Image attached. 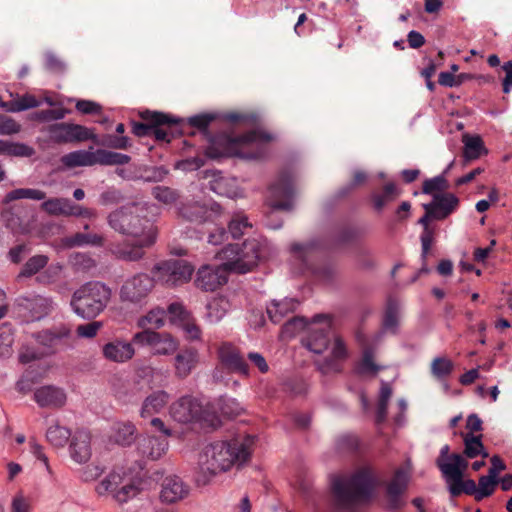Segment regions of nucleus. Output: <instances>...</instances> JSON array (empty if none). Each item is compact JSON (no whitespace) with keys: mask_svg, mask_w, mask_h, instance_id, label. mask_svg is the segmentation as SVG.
Masks as SVG:
<instances>
[{"mask_svg":"<svg viewBox=\"0 0 512 512\" xmlns=\"http://www.w3.org/2000/svg\"><path fill=\"white\" fill-rule=\"evenodd\" d=\"M462 436L464 441V454L466 457H488V453L485 451L484 446L481 442V436H475L472 433H465Z\"/></svg>","mask_w":512,"mask_h":512,"instance_id":"38","label":"nucleus"},{"mask_svg":"<svg viewBox=\"0 0 512 512\" xmlns=\"http://www.w3.org/2000/svg\"><path fill=\"white\" fill-rule=\"evenodd\" d=\"M21 126L12 118L0 115V135H13L20 131Z\"/></svg>","mask_w":512,"mask_h":512,"instance_id":"59","label":"nucleus"},{"mask_svg":"<svg viewBox=\"0 0 512 512\" xmlns=\"http://www.w3.org/2000/svg\"><path fill=\"white\" fill-rule=\"evenodd\" d=\"M314 249L313 243L308 244H294L292 246V252L294 253L295 257H297L299 260H301L303 263H307V257L310 254V252Z\"/></svg>","mask_w":512,"mask_h":512,"instance_id":"64","label":"nucleus"},{"mask_svg":"<svg viewBox=\"0 0 512 512\" xmlns=\"http://www.w3.org/2000/svg\"><path fill=\"white\" fill-rule=\"evenodd\" d=\"M171 418L180 424H191L205 422L208 425H215L217 417L215 411L193 396L185 395L173 402L169 408Z\"/></svg>","mask_w":512,"mask_h":512,"instance_id":"9","label":"nucleus"},{"mask_svg":"<svg viewBox=\"0 0 512 512\" xmlns=\"http://www.w3.org/2000/svg\"><path fill=\"white\" fill-rule=\"evenodd\" d=\"M140 490V477L125 468L113 470L96 486L99 495L111 494L120 504L136 497Z\"/></svg>","mask_w":512,"mask_h":512,"instance_id":"8","label":"nucleus"},{"mask_svg":"<svg viewBox=\"0 0 512 512\" xmlns=\"http://www.w3.org/2000/svg\"><path fill=\"white\" fill-rule=\"evenodd\" d=\"M91 435L87 431H77L70 444V456L79 463L84 464L91 458Z\"/></svg>","mask_w":512,"mask_h":512,"instance_id":"22","label":"nucleus"},{"mask_svg":"<svg viewBox=\"0 0 512 512\" xmlns=\"http://www.w3.org/2000/svg\"><path fill=\"white\" fill-rule=\"evenodd\" d=\"M41 102L32 94L26 93L17 95L11 101L7 102V111L20 112L30 108L38 107Z\"/></svg>","mask_w":512,"mask_h":512,"instance_id":"40","label":"nucleus"},{"mask_svg":"<svg viewBox=\"0 0 512 512\" xmlns=\"http://www.w3.org/2000/svg\"><path fill=\"white\" fill-rule=\"evenodd\" d=\"M102 243V237L96 234H84L77 233L72 237H68L64 240V244L67 247H76L83 245H100Z\"/></svg>","mask_w":512,"mask_h":512,"instance_id":"46","label":"nucleus"},{"mask_svg":"<svg viewBox=\"0 0 512 512\" xmlns=\"http://www.w3.org/2000/svg\"><path fill=\"white\" fill-rule=\"evenodd\" d=\"M155 287V279L146 273H137L128 277L119 289L122 302L142 304Z\"/></svg>","mask_w":512,"mask_h":512,"instance_id":"12","label":"nucleus"},{"mask_svg":"<svg viewBox=\"0 0 512 512\" xmlns=\"http://www.w3.org/2000/svg\"><path fill=\"white\" fill-rule=\"evenodd\" d=\"M112 290L102 282H88L72 295L71 308L79 317L87 320L96 318L111 300Z\"/></svg>","mask_w":512,"mask_h":512,"instance_id":"7","label":"nucleus"},{"mask_svg":"<svg viewBox=\"0 0 512 512\" xmlns=\"http://www.w3.org/2000/svg\"><path fill=\"white\" fill-rule=\"evenodd\" d=\"M253 445L254 437L252 436L208 444L199 457L197 485H208L218 474L244 464L250 458Z\"/></svg>","mask_w":512,"mask_h":512,"instance_id":"3","label":"nucleus"},{"mask_svg":"<svg viewBox=\"0 0 512 512\" xmlns=\"http://www.w3.org/2000/svg\"><path fill=\"white\" fill-rule=\"evenodd\" d=\"M133 343L121 338L112 339L102 346V355L109 362L126 363L135 355Z\"/></svg>","mask_w":512,"mask_h":512,"instance_id":"18","label":"nucleus"},{"mask_svg":"<svg viewBox=\"0 0 512 512\" xmlns=\"http://www.w3.org/2000/svg\"><path fill=\"white\" fill-rule=\"evenodd\" d=\"M166 314L167 312L162 308H153L147 314L138 319L137 326L143 330L160 328L165 323Z\"/></svg>","mask_w":512,"mask_h":512,"instance_id":"36","label":"nucleus"},{"mask_svg":"<svg viewBox=\"0 0 512 512\" xmlns=\"http://www.w3.org/2000/svg\"><path fill=\"white\" fill-rule=\"evenodd\" d=\"M359 441L355 435L346 434L342 435L337 440V447L340 450L352 451L358 448Z\"/></svg>","mask_w":512,"mask_h":512,"instance_id":"61","label":"nucleus"},{"mask_svg":"<svg viewBox=\"0 0 512 512\" xmlns=\"http://www.w3.org/2000/svg\"><path fill=\"white\" fill-rule=\"evenodd\" d=\"M249 228H251V224L242 213L235 214L229 222V232L234 238L242 236Z\"/></svg>","mask_w":512,"mask_h":512,"instance_id":"47","label":"nucleus"},{"mask_svg":"<svg viewBox=\"0 0 512 512\" xmlns=\"http://www.w3.org/2000/svg\"><path fill=\"white\" fill-rule=\"evenodd\" d=\"M136 427L131 422H117L112 426L110 438L119 445H130L135 440Z\"/></svg>","mask_w":512,"mask_h":512,"instance_id":"32","label":"nucleus"},{"mask_svg":"<svg viewBox=\"0 0 512 512\" xmlns=\"http://www.w3.org/2000/svg\"><path fill=\"white\" fill-rule=\"evenodd\" d=\"M448 182L444 175L436 176L432 179L425 180L423 183V193L436 194L448 188Z\"/></svg>","mask_w":512,"mask_h":512,"instance_id":"52","label":"nucleus"},{"mask_svg":"<svg viewBox=\"0 0 512 512\" xmlns=\"http://www.w3.org/2000/svg\"><path fill=\"white\" fill-rule=\"evenodd\" d=\"M132 340L140 346H148L153 355L166 356L177 351L178 340L169 333L143 330L133 335Z\"/></svg>","mask_w":512,"mask_h":512,"instance_id":"13","label":"nucleus"},{"mask_svg":"<svg viewBox=\"0 0 512 512\" xmlns=\"http://www.w3.org/2000/svg\"><path fill=\"white\" fill-rule=\"evenodd\" d=\"M437 466L442 472L448 487L454 483H458L463 477L464 471L467 469L468 462L460 454H452L447 460L437 459Z\"/></svg>","mask_w":512,"mask_h":512,"instance_id":"20","label":"nucleus"},{"mask_svg":"<svg viewBox=\"0 0 512 512\" xmlns=\"http://www.w3.org/2000/svg\"><path fill=\"white\" fill-rule=\"evenodd\" d=\"M357 339L363 345V355L357 366V372L362 376H374L380 370V367L374 363V355L372 350L368 347H365V340L361 333L357 334Z\"/></svg>","mask_w":512,"mask_h":512,"instance_id":"33","label":"nucleus"},{"mask_svg":"<svg viewBox=\"0 0 512 512\" xmlns=\"http://www.w3.org/2000/svg\"><path fill=\"white\" fill-rule=\"evenodd\" d=\"M392 396V389L389 384L382 382L380 397L377 409V422H382L386 418L388 402Z\"/></svg>","mask_w":512,"mask_h":512,"instance_id":"49","label":"nucleus"},{"mask_svg":"<svg viewBox=\"0 0 512 512\" xmlns=\"http://www.w3.org/2000/svg\"><path fill=\"white\" fill-rule=\"evenodd\" d=\"M73 202L67 198H50L44 201L41 208L53 216H71Z\"/></svg>","mask_w":512,"mask_h":512,"instance_id":"34","label":"nucleus"},{"mask_svg":"<svg viewBox=\"0 0 512 512\" xmlns=\"http://www.w3.org/2000/svg\"><path fill=\"white\" fill-rule=\"evenodd\" d=\"M410 476L411 468L409 464L396 470L387 486V498L390 508L396 509L403 504L401 497L407 488Z\"/></svg>","mask_w":512,"mask_h":512,"instance_id":"17","label":"nucleus"},{"mask_svg":"<svg viewBox=\"0 0 512 512\" xmlns=\"http://www.w3.org/2000/svg\"><path fill=\"white\" fill-rule=\"evenodd\" d=\"M230 302L223 296L212 298L206 305L205 319L209 323L221 321L230 310Z\"/></svg>","mask_w":512,"mask_h":512,"instance_id":"30","label":"nucleus"},{"mask_svg":"<svg viewBox=\"0 0 512 512\" xmlns=\"http://www.w3.org/2000/svg\"><path fill=\"white\" fill-rule=\"evenodd\" d=\"M221 414L227 417H233L241 412V407L234 399H221L219 401Z\"/></svg>","mask_w":512,"mask_h":512,"instance_id":"56","label":"nucleus"},{"mask_svg":"<svg viewBox=\"0 0 512 512\" xmlns=\"http://www.w3.org/2000/svg\"><path fill=\"white\" fill-rule=\"evenodd\" d=\"M189 492V486L180 477L169 475L163 479L160 499L164 503L173 504L185 499Z\"/></svg>","mask_w":512,"mask_h":512,"instance_id":"19","label":"nucleus"},{"mask_svg":"<svg viewBox=\"0 0 512 512\" xmlns=\"http://www.w3.org/2000/svg\"><path fill=\"white\" fill-rule=\"evenodd\" d=\"M178 214L191 222L213 221L220 215V206L212 202L187 201L178 207Z\"/></svg>","mask_w":512,"mask_h":512,"instance_id":"16","label":"nucleus"},{"mask_svg":"<svg viewBox=\"0 0 512 512\" xmlns=\"http://www.w3.org/2000/svg\"><path fill=\"white\" fill-rule=\"evenodd\" d=\"M61 272V264H51L45 269V271L41 275H39L38 281L41 283H51L60 276Z\"/></svg>","mask_w":512,"mask_h":512,"instance_id":"60","label":"nucleus"},{"mask_svg":"<svg viewBox=\"0 0 512 512\" xmlns=\"http://www.w3.org/2000/svg\"><path fill=\"white\" fill-rule=\"evenodd\" d=\"M70 437L71 431L58 423L51 424L46 431V439L54 447H64Z\"/></svg>","mask_w":512,"mask_h":512,"instance_id":"37","label":"nucleus"},{"mask_svg":"<svg viewBox=\"0 0 512 512\" xmlns=\"http://www.w3.org/2000/svg\"><path fill=\"white\" fill-rule=\"evenodd\" d=\"M19 305L29 311L31 320H39L53 309L52 300L43 296L23 298L20 300Z\"/></svg>","mask_w":512,"mask_h":512,"instance_id":"26","label":"nucleus"},{"mask_svg":"<svg viewBox=\"0 0 512 512\" xmlns=\"http://www.w3.org/2000/svg\"><path fill=\"white\" fill-rule=\"evenodd\" d=\"M211 189L222 196L237 198L242 195L235 178L218 175L210 185Z\"/></svg>","mask_w":512,"mask_h":512,"instance_id":"31","label":"nucleus"},{"mask_svg":"<svg viewBox=\"0 0 512 512\" xmlns=\"http://www.w3.org/2000/svg\"><path fill=\"white\" fill-rule=\"evenodd\" d=\"M169 316L171 322L182 325L191 318L190 313L180 303H172L169 305L166 316Z\"/></svg>","mask_w":512,"mask_h":512,"instance_id":"51","label":"nucleus"},{"mask_svg":"<svg viewBox=\"0 0 512 512\" xmlns=\"http://www.w3.org/2000/svg\"><path fill=\"white\" fill-rule=\"evenodd\" d=\"M141 117L149 124L135 123L133 125V133L139 137L148 135L152 129L151 125L158 126L176 122L175 119H172L168 115L159 112L145 111L141 113Z\"/></svg>","mask_w":512,"mask_h":512,"instance_id":"28","label":"nucleus"},{"mask_svg":"<svg viewBox=\"0 0 512 512\" xmlns=\"http://www.w3.org/2000/svg\"><path fill=\"white\" fill-rule=\"evenodd\" d=\"M464 157L466 160H474L480 157L484 147L479 136L464 135Z\"/></svg>","mask_w":512,"mask_h":512,"instance_id":"41","label":"nucleus"},{"mask_svg":"<svg viewBox=\"0 0 512 512\" xmlns=\"http://www.w3.org/2000/svg\"><path fill=\"white\" fill-rule=\"evenodd\" d=\"M298 305L295 299H284L282 301H274L267 307V313L272 322H280L285 315L293 312Z\"/></svg>","mask_w":512,"mask_h":512,"instance_id":"35","label":"nucleus"},{"mask_svg":"<svg viewBox=\"0 0 512 512\" xmlns=\"http://www.w3.org/2000/svg\"><path fill=\"white\" fill-rule=\"evenodd\" d=\"M34 400L40 407H62L66 402L65 392L55 386H42L34 392Z\"/></svg>","mask_w":512,"mask_h":512,"instance_id":"23","label":"nucleus"},{"mask_svg":"<svg viewBox=\"0 0 512 512\" xmlns=\"http://www.w3.org/2000/svg\"><path fill=\"white\" fill-rule=\"evenodd\" d=\"M138 449L143 456L157 460L168 450V441L165 437H143L138 443Z\"/></svg>","mask_w":512,"mask_h":512,"instance_id":"27","label":"nucleus"},{"mask_svg":"<svg viewBox=\"0 0 512 512\" xmlns=\"http://www.w3.org/2000/svg\"><path fill=\"white\" fill-rule=\"evenodd\" d=\"M308 332L303 344L314 354L323 355V361L318 362L322 373L339 371L338 362L347 357V349L343 340L332 332L329 320L324 316H316Z\"/></svg>","mask_w":512,"mask_h":512,"instance_id":"4","label":"nucleus"},{"mask_svg":"<svg viewBox=\"0 0 512 512\" xmlns=\"http://www.w3.org/2000/svg\"><path fill=\"white\" fill-rule=\"evenodd\" d=\"M399 195V190L394 183H388L384 186L381 193H375L372 196L374 207L381 210L387 203L393 201Z\"/></svg>","mask_w":512,"mask_h":512,"instance_id":"43","label":"nucleus"},{"mask_svg":"<svg viewBox=\"0 0 512 512\" xmlns=\"http://www.w3.org/2000/svg\"><path fill=\"white\" fill-rule=\"evenodd\" d=\"M218 355L221 364L228 370L242 375H248V365L233 345L229 343L222 344L219 348Z\"/></svg>","mask_w":512,"mask_h":512,"instance_id":"21","label":"nucleus"},{"mask_svg":"<svg viewBox=\"0 0 512 512\" xmlns=\"http://www.w3.org/2000/svg\"><path fill=\"white\" fill-rule=\"evenodd\" d=\"M428 205H431L433 210L437 213L436 219H444L455 210L458 205V199L450 193H436L433 196V201L428 203Z\"/></svg>","mask_w":512,"mask_h":512,"instance_id":"29","label":"nucleus"},{"mask_svg":"<svg viewBox=\"0 0 512 512\" xmlns=\"http://www.w3.org/2000/svg\"><path fill=\"white\" fill-rule=\"evenodd\" d=\"M454 369V363L446 357H436L431 362V373L437 379L449 376Z\"/></svg>","mask_w":512,"mask_h":512,"instance_id":"45","label":"nucleus"},{"mask_svg":"<svg viewBox=\"0 0 512 512\" xmlns=\"http://www.w3.org/2000/svg\"><path fill=\"white\" fill-rule=\"evenodd\" d=\"M29 444H30L31 453H32V454H33V455H34L38 460H40V461L44 464V466H45V468H46L47 472H48L49 474H51V473H52V469H51V467H50V465H49V461H48L47 456H46V455L44 454V452H43V447H42L40 444H38L37 442L33 441V440H31V441L29 442Z\"/></svg>","mask_w":512,"mask_h":512,"instance_id":"63","label":"nucleus"},{"mask_svg":"<svg viewBox=\"0 0 512 512\" xmlns=\"http://www.w3.org/2000/svg\"><path fill=\"white\" fill-rule=\"evenodd\" d=\"M108 221L114 230L134 239L133 244L118 245L113 249L120 259L140 260L144 256V248L156 241L157 228L143 216V207L139 204L121 207L109 215Z\"/></svg>","mask_w":512,"mask_h":512,"instance_id":"2","label":"nucleus"},{"mask_svg":"<svg viewBox=\"0 0 512 512\" xmlns=\"http://www.w3.org/2000/svg\"><path fill=\"white\" fill-rule=\"evenodd\" d=\"M76 109L82 114H99L101 112V106L90 100H78Z\"/></svg>","mask_w":512,"mask_h":512,"instance_id":"62","label":"nucleus"},{"mask_svg":"<svg viewBox=\"0 0 512 512\" xmlns=\"http://www.w3.org/2000/svg\"><path fill=\"white\" fill-rule=\"evenodd\" d=\"M155 199L164 204H171L177 199L176 192L169 187L157 186L152 192Z\"/></svg>","mask_w":512,"mask_h":512,"instance_id":"55","label":"nucleus"},{"mask_svg":"<svg viewBox=\"0 0 512 512\" xmlns=\"http://www.w3.org/2000/svg\"><path fill=\"white\" fill-rule=\"evenodd\" d=\"M33 154V148L26 144L0 139V155L30 157Z\"/></svg>","mask_w":512,"mask_h":512,"instance_id":"39","label":"nucleus"},{"mask_svg":"<svg viewBox=\"0 0 512 512\" xmlns=\"http://www.w3.org/2000/svg\"><path fill=\"white\" fill-rule=\"evenodd\" d=\"M272 140L266 132L257 130L234 137L229 134L216 136L206 149L209 158L218 159L236 156L244 159H257L264 155L265 145Z\"/></svg>","mask_w":512,"mask_h":512,"instance_id":"5","label":"nucleus"},{"mask_svg":"<svg viewBox=\"0 0 512 512\" xmlns=\"http://www.w3.org/2000/svg\"><path fill=\"white\" fill-rule=\"evenodd\" d=\"M477 499H482L492 494L496 485V478L493 475L482 476L479 479Z\"/></svg>","mask_w":512,"mask_h":512,"instance_id":"53","label":"nucleus"},{"mask_svg":"<svg viewBox=\"0 0 512 512\" xmlns=\"http://www.w3.org/2000/svg\"><path fill=\"white\" fill-rule=\"evenodd\" d=\"M449 491L453 496L460 495L461 493L465 492L467 494L476 493L477 494V488L476 484L473 480H463V477L459 479L458 483H454L449 487Z\"/></svg>","mask_w":512,"mask_h":512,"instance_id":"54","label":"nucleus"},{"mask_svg":"<svg viewBox=\"0 0 512 512\" xmlns=\"http://www.w3.org/2000/svg\"><path fill=\"white\" fill-rule=\"evenodd\" d=\"M337 507L351 509L367 502L372 496L374 475L371 469H362L352 475H335L331 480Z\"/></svg>","mask_w":512,"mask_h":512,"instance_id":"6","label":"nucleus"},{"mask_svg":"<svg viewBox=\"0 0 512 512\" xmlns=\"http://www.w3.org/2000/svg\"><path fill=\"white\" fill-rule=\"evenodd\" d=\"M45 197V192L39 189L19 188L9 192L5 196V202L8 203L18 199L43 200Z\"/></svg>","mask_w":512,"mask_h":512,"instance_id":"44","label":"nucleus"},{"mask_svg":"<svg viewBox=\"0 0 512 512\" xmlns=\"http://www.w3.org/2000/svg\"><path fill=\"white\" fill-rule=\"evenodd\" d=\"M101 328L102 323L99 321L82 324L77 327V335L82 338H93Z\"/></svg>","mask_w":512,"mask_h":512,"instance_id":"58","label":"nucleus"},{"mask_svg":"<svg viewBox=\"0 0 512 512\" xmlns=\"http://www.w3.org/2000/svg\"><path fill=\"white\" fill-rule=\"evenodd\" d=\"M194 268L186 260L168 259L161 261L151 269L155 284L173 288L190 281Z\"/></svg>","mask_w":512,"mask_h":512,"instance_id":"11","label":"nucleus"},{"mask_svg":"<svg viewBox=\"0 0 512 512\" xmlns=\"http://www.w3.org/2000/svg\"><path fill=\"white\" fill-rule=\"evenodd\" d=\"M130 161V157L126 154L111 152L104 149L93 150H76L65 154L61 158V162L67 168L80 166L100 165H123Z\"/></svg>","mask_w":512,"mask_h":512,"instance_id":"10","label":"nucleus"},{"mask_svg":"<svg viewBox=\"0 0 512 512\" xmlns=\"http://www.w3.org/2000/svg\"><path fill=\"white\" fill-rule=\"evenodd\" d=\"M398 322L399 306L396 302L390 301L384 315L383 327L387 331L395 332Z\"/></svg>","mask_w":512,"mask_h":512,"instance_id":"48","label":"nucleus"},{"mask_svg":"<svg viewBox=\"0 0 512 512\" xmlns=\"http://www.w3.org/2000/svg\"><path fill=\"white\" fill-rule=\"evenodd\" d=\"M310 324L302 317H294L291 320L287 321L282 327V337L291 338L298 332L308 329Z\"/></svg>","mask_w":512,"mask_h":512,"instance_id":"50","label":"nucleus"},{"mask_svg":"<svg viewBox=\"0 0 512 512\" xmlns=\"http://www.w3.org/2000/svg\"><path fill=\"white\" fill-rule=\"evenodd\" d=\"M49 137L56 143L96 141L97 136L85 126L72 123H56L48 128Z\"/></svg>","mask_w":512,"mask_h":512,"instance_id":"15","label":"nucleus"},{"mask_svg":"<svg viewBox=\"0 0 512 512\" xmlns=\"http://www.w3.org/2000/svg\"><path fill=\"white\" fill-rule=\"evenodd\" d=\"M11 512H31L30 501L22 492L12 498Z\"/></svg>","mask_w":512,"mask_h":512,"instance_id":"57","label":"nucleus"},{"mask_svg":"<svg viewBox=\"0 0 512 512\" xmlns=\"http://www.w3.org/2000/svg\"><path fill=\"white\" fill-rule=\"evenodd\" d=\"M270 247L266 239L253 238L241 246L229 244L216 254L220 265H203L196 274L195 284L204 291H215L227 282L228 272L246 273L258 262L269 256Z\"/></svg>","mask_w":512,"mask_h":512,"instance_id":"1","label":"nucleus"},{"mask_svg":"<svg viewBox=\"0 0 512 512\" xmlns=\"http://www.w3.org/2000/svg\"><path fill=\"white\" fill-rule=\"evenodd\" d=\"M169 400L170 396L166 391H154L144 399L140 409V416L142 418L153 417L166 407Z\"/></svg>","mask_w":512,"mask_h":512,"instance_id":"25","label":"nucleus"},{"mask_svg":"<svg viewBox=\"0 0 512 512\" xmlns=\"http://www.w3.org/2000/svg\"><path fill=\"white\" fill-rule=\"evenodd\" d=\"M48 261H49V259L46 255L32 256L24 264L18 277H31V276L37 274L38 272H40L43 268H45L47 266Z\"/></svg>","mask_w":512,"mask_h":512,"instance_id":"42","label":"nucleus"},{"mask_svg":"<svg viewBox=\"0 0 512 512\" xmlns=\"http://www.w3.org/2000/svg\"><path fill=\"white\" fill-rule=\"evenodd\" d=\"M199 362L198 351L194 348L181 350L174 359L175 375L179 378H186L196 368Z\"/></svg>","mask_w":512,"mask_h":512,"instance_id":"24","label":"nucleus"},{"mask_svg":"<svg viewBox=\"0 0 512 512\" xmlns=\"http://www.w3.org/2000/svg\"><path fill=\"white\" fill-rule=\"evenodd\" d=\"M293 196V176L283 173L270 186L267 201L273 209L289 210L293 206Z\"/></svg>","mask_w":512,"mask_h":512,"instance_id":"14","label":"nucleus"}]
</instances>
